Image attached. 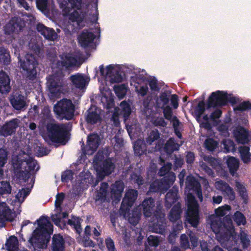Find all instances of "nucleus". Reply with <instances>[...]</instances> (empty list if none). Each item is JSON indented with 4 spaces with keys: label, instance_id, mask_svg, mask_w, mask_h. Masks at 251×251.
Here are the masks:
<instances>
[{
    "label": "nucleus",
    "instance_id": "393cba45",
    "mask_svg": "<svg viewBox=\"0 0 251 251\" xmlns=\"http://www.w3.org/2000/svg\"><path fill=\"white\" fill-rule=\"evenodd\" d=\"M37 29L48 40L54 41L57 38V34L53 29L46 27L42 24L37 25Z\"/></svg>",
    "mask_w": 251,
    "mask_h": 251
},
{
    "label": "nucleus",
    "instance_id": "72a5a7b5",
    "mask_svg": "<svg viewBox=\"0 0 251 251\" xmlns=\"http://www.w3.org/2000/svg\"><path fill=\"white\" fill-rule=\"evenodd\" d=\"M8 251H18V240L15 236H11L6 241L5 244Z\"/></svg>",
    "mask_w": 251,
    "mask_h": 251
},
{
    "label": "nucleus",
    "instance_id": "bf43d9fd",
    "mask_svg": "<svg viewBox=\"0 0 251 251\" xmlns=\"http://www.w3.org/2000/svg\"><path fill=\"white\" fill-rule=\"evenodd\" d=\"M73 177V173L72 170H67L62 173L61 175V181L63 182H68L71 180Z\"/></svg>",
    "mask_w": 251,
    "mask_h": 251
},
{
    "label": "nucleus",
    "instance_id": "3c124183",
    "mask_svg": "<svg viewBox=\"0 0 251 251\" xmlns=\"http://www.w3.org/2000/svg\"><path fill=\"white\" fill-rule=\"evenodd\" d=\"M108 78L111 83H119L123 81V77L119 70L113 72Z\"/></svg>",
    "mask_w": 251,
    "mask_h": 251
},
{
    "label": "nucleus",
    "instance_id": "cd10ccee",
    "mask_svg": "<svg viewBox=\"0 0 251 251\" xmlns=\"http://www.w3.org/2000/svg\"><path fill=\"white\" fill-rule=\"evenodd\" d=\"M180 145L176 142L173 137L170 138L164 144L163 151L168 155L172 154L175 151H178Z\"/></svg>",
    "mask_w": 251,
    "mask_h": 251
},
{
    "label": "nucleus",
    "instance_id": "ddd939ff",
    "mask_svg": "<svg viewBox=\"0 0 251 251\" xmlns=\"http://www.w3.org/2000/svg\"><path fill=\"white\" fill-rule=\"evenodd\" d=\"M86 122L91 125H94L101 122L102 119L99 108L94 105L91 107L86 111L85 114Z\"/></svg>",
    "mask_w": 251,
    "mask_h": 251
},
{
    "label": "nucleus",
    "instance_id": "4d7b16f0",
    "mask_svg": "<svg viewBox=\"0 0 251 251\" xmlns=\"http://www.w3.org/2000/svg\"><path fill=\"white\" fill-rule=\"evenodd\" d=\"M205 103L204 101L201 100L200 101L195 109L196 115L198 118H200L203 114L205 111Z\"/></svg>",
    "mask_w": 251,
    "mask_h": 251
},
{
    "label": "nucleus",
    "instance_id": "bb28decb",
    "mask_svg": "<svg viewBox=\"0 0 251 251\" xmlns=\"http://www.w3.org/2000/svg\"><path fill=\"white\" fill-rule=\"evenodd\" d=\"M70 80L76 88L78 89L84 88L86 84V80L85 77L80 74L77 73L72 75L69 77Z\"/></svg>",
    "mask_w": 251,
    "mask_h": 251
},
{
    "label": "nucleus",
    "instance_id": "6e6d98bb",
    "mask_svg": "<svg viewBox=\"0 0 251 251\" xmlns=\"http://www.w3.org/2000/svg\"><path fill=\"white\" fill-rule=\"evenodd\" d=\"M162 110L164 117L166 120L171 121L173 117V110L172 108L167 105L163 108H160Z\"/></svg>",
    "mask_w": 251,
    "mask_h": 251
},
{
    "label": "nucleus",
    "instance_id": "b1692460",
    "mask_svg": "<svg viewBox=\"0 0 251 251\" xmlns=\"http://www.w3.org/2000/svg\"><path fill=\"white\" fill-rule=\"evenodd\" d=\"M10 79L8 75L3 71H0V93L7 94L11 90Z\"/></svg>",
    "mask_w": 251,
    "mask_h": 251
},
{
    "label": "nucleus",
    "instance_id": "338daca9",
    "mask_svg": "<svg viewBox=\"0 0 251 251\" xmlns=\"http://www.w3.org/2000/svg\"><path fill=\"white\" fill-rule=\"evenodd\" d=\"M153 124L155 126H161L163 127H166L167 125V123L162 117L156 118L154 120Z\"/></svg>",
    "mask_w": 251,
    "mask_h": 251
},
{
    "label": "nucleus",
    "instance_id": "37998d69",
    "mask_svg": "<svg viewBox=\"0 0 251 251\" xmlns=\"http://www.w3.org/2000/svg\"><path fill=\"white\" fill-rule=\"evenodd\" d=\"M160 136V134L157 129L152 130L148 136L146 138V142L147 144L151 145L153 142L159 139Z\"/></svg>",
    "mask_w": 251,
    "mask_h": 251
},
{
    "label": "nucleus",
    "instance_id": "f03ea898",
    "mask_svg": "<svg viewBox=\"0 0 251 251\" xmlns=\"http://www.w3.org/2000/svg\"><path fill=\"white\" fill-rule=\"evenodd\" d=\"M38 226L33 231L28 242L34 250L45 248L53 233V226L48 217L42 216L37 220Z\"/></svg>",
    "mask_w": 251,
    "mask_h": 251
},
{
    "label": "nucleus",
    "instance_id": "412c9836",
    "mask_svg": "<svg viewBox=\"0 0 251 251\" xmlns=\"http://www.w3.org/2000/svg\"><path fill=\"white\" fill-rule=\"evenodd\" d=\"M233 135L236 141L242 144L248 143L249 141V132L243 126H239L234 130Z\"/></svg>",
    "mask_w": 251,
    "mask_h": 251
},
{
    "label": "nucleus",
    "instance_id": "dca6fc26",
    "mask_svg": "<svg viewBox=\"0 0 251 251\" xmlns=\"http://www.w3.org/2000/svg\"><path fill=\"white\" fill-rule=\"evenodd\" d=\"M115 167L111 158L104 160L100 168L97 170L99 176L103 178L105 176H109L113 172Z\"/></svg>",
    "mask_w": 251,
    "mask_h": 251
},
{
    "label": "nucleus",
    "instance_id": "603ef678",
    "mask_svg": "<svg viewBox=\"0 0 251 251\" xmlns=\"http://www.w3.org/2000/svg\"><path fill=\"white\" fill-rule=\"evenodd\" d=\"M131 180L135 183L137 184L138 186L142 185L145 182L144 179L141 175L136 173H132L130 176Z\"/></svg>",
    "mask_w": 251,
    "mask_h": 251
},
{
    "label": "nucleus",
    "instance_id": "5701e85b",
    "mask_svg": "<svg viewBox=\"0 0 251 251\" xmlns=\"http://www.w3.org/2000/svg\"><path fill=\"white\" fill-rule=\"evenodd\" d=\"M124 187V183L121 181H116L111 186V197L114 201H120Z\"/></svg>",
    "mask_w": 251,
    "mask_h": 251
},
{
    "label": "nucleus",
    "instance_id": "9d476101",
    "mask_svg": "<svg viewBox=\"0 0 251 251\" xmlns=\"http://www.w3.org/2000/svg\"><path fill=\"white\" fill-rule=\"evenodd\" d=\"M228 103V94L226 92L218 90L212 92L209 96L207 102V108L222 107Z\"/></svg>",
    "mask_w": 251,
    "mask_h": 251
},
{
    "label": "nucleus",
    "instance_id": "09e8293b",
    "mask_svg": "<svg viewBox=\"0 0 251 251\" xmlns=\"http://www.w3.org/2000/svg\"><path fill=\"white\" fill-rule=\"evenodd\" d=\"M218 142L213 138H208L205 140L204 146L206 149L209 151H213L218 147Z\"/></svg>",
    "mask_w": 251,
    "mask_h": 251
},
{
    "label": "nucleus",
    "instance_id": "20e7f679",
    "mask_svg": "<svg viewBox=\"0 0 251 251\" xmlns=\"http://www.w3.org/2000/svg\"><path fill=\"white\" fill-rule=\"evenodd\" d=\"M18 61L20 63V67L22 69L23 77L26 80L33 81L37 77V70L38 62L35 56L32 54H27L25 59L22 60L20 56Z\"/></svg>",
    "mask_w": 251,
    "mask_h": 251
},
{
    "label": "nucleus",
    "instance_id": "0e129e2a",
    "mask_svg": "<svg viewBox=\"0 0 251 251\" xmlns=\"http://www.w3.org/2000/svg\"><path fill=\"white\" fill-rule=\"evenodd\" d=\"M105 245L107 251H117L114 242L110 237H108L105 239Z\"/></svg>",
    "mask_w": 251,
    "mask_h": 251
},
{
    "label": "nucleus",
    "instance_id": "4468645a",
    "mask_svg": "<svg viewBox=\"0 0 251 251\" xmlns=\"http://www.w3.org/2000/svg\"><path fill=\"white\" fill-rule=\"evenodd\" d=\"M16 217L15 212H13L5 202L0 204V227L5 226L6 221L12 222Z\"/></svg>",
    "mask_w": 251,
    "mask_h": 251
},
{
    "label": "nucleus",
    "instance_id": "473e14b6",
    "mask_svg": "<svg viewBox=\"0 0 251 251\" xmlns=\"http://www.w3.org/2000/svg\"><path fill=\"white\" fill-rule=\"evenodd\" d=\"M250 147L246 146H240L238 148L241 159L245 164H248L251 160V153L250 152Z\"/></svg>",
    "mask_w": 251,
    "mask_h": 251
},
{
    "label": "nucleus",
    "instance_id": "f704fd0d",
    "mask_svg": "<svg viewBox=\"0 0 251 251\" xmlns=\"http://www.w3.org/2000/svg\"><path fill=\"white\" fill-rule=\"evenodd\" d=\"M101 185V186L98 192L95 201L96 202L100 201V203H103L106 200L108 184L106 182H102Z\"/></svg>",
    "mask_w": 251,
    "mask_h": 251
},
{
    "label": "nucleus",
    "instance_id": "864d4df0",
    "mask_svg": "<svg viewBox=\"0 0 251 251\" xmlns=\"http://www.w3.org/2000/svg\"><path fill=\"white\" fill-rule=\"evenodd\" d=\"M180 247L184 250L190 248V242L188 235H187L185 234L181 235L180 237Z\"/></svg>",
    "mask_w": 251,
    "mask_h": 251
},
{
    "label": "nucleus",
    "instance_id": "0eeeda50",
    "mask_svg": "<svg viewBox=\"0 0 251 251\" xmlns=\"http://www.w3.org/2000/svg\"><path fill=\"white\" fill-rule=\"evenodd\" d=\"M187 204L186 220L192 226L197 227L200 223L199 205L192 194L187 195Z\"/></svg>",
    "mask_w": 251,
    "mask_h": 251
},
{
    "label": "nucleus",
    "instance_id": "4c0bfd02",
    "mask_svg": "<svg viewBox=\"0 0 251 251\" xmlns=\"http://www.w3.org/2000/svg\"><path fill=\"white\" fill-rule=\"evenodd\" d=\"M27 165V169H25V171L29 172L32 175L35 170V172L38 171L40 169V166L37 161L32 158H29L25 161Z\"/></svg>",
    "mask_w": 251,
    "mask_h": 251
},
{
    "label": "nucleus",
    "instance_id": "680f3d73",
    "mask_svg": "<svg viewBox=\"0 0 251 251\" xmlns=\"http://www.w3.org/2000/svg\"><path fill=\"white\" fill-rule=\"evenodd\" d=\"M148 242L150 246L156 247L158 246L160 241L158 236L151 235L148 237Z\"/></svg>",
    "mask_w": 251,
    "mask_h": 251
},
{
    "label": "nucleus",
    "instance_id": "c85d7f7f",
    "mask_svg": "<svg viewBox=\"0 0 251 251\" xmlns=\"http://www.w3.org/2000/svg\"><path fill=\"white\" fill-rule=\"evenodd\" d=\"M181 204L178 202L171 209L169 215L168 219L172 222H175L180 218L182 213Z\"/></svg>",
    "mask_w": 251,
    "mask_h": 251
},
{
    "label": "nucleus",
    "instance_id": "7ed1b4c3",
    "mask_svg": "<svg viewBox=\"0 0 251 251\" xmlns=\"http://www.w3.org/2000/svg\"><path fill=\"white\" fill-rule=\"evenodd\" d=\"M47 130L48 137L52 143L65 145L69 140V130L64 124H48Z\"/></svg>",
    "mask_w": 251,
    "mask_h": 251
},
{
    "label": "nucleus",
    "instance_id": "423d86ee",
    "mask_svg": "<svg viewBox=\"0 0 251 251\" xmlns=\"http://www.w3.org/2000/svg\"><path fill=\"white\" fill-rule=\"evenodd\" d=\"M53 111L58 119L71 120L74 117L75 106L71 100L64 99L54 105Z\"/></svg>",
    "mask_w": 251,
    "mask_h": 251
},
{
    "label": "nucleus",
    "instance_id": "c756f323",
    "mask_svg": "<svg viewBox=\"0 0 251 251\" xmlns=\"http://www.w3.org/2000/svg\"><path fill=\"white\" fill-rule=\"evenodd\" d=\"M128 214V222L132 225L136 226L139 222L142 215V210L140 209V206H137L134 208L131 213L127 212Z\"/></svg>",
    "mask_w": 251,
    "mask_h": 251
},
{
    "label": "nucleus",
    "instance_id": "9b49d317",
    "mask_svg": "<svg viewBox=\"0 0 251 251\" xmlns=\"http://www.w3.org/2000/svg\"><path fill=\"white\" fill-rule=\"evenodd\" d=\"M138 195V191L133 189H129L126 192L121 205L120 210L122 213L126 215L130 211V208L133 205Z\"/></svg>",
    "mask_w": 251,
    "mask_h": 251
},
{
    "label": "nucleus",
    "instance_id": "f257e3e1",
    "mask_svg": "<svg viewBox=\"0 0 251 251\" xmlns=\"http://www.w3.org/2000/svg\"><path fill=\"white\" fill-rule=\"evenodd\" d=\"M141 210L146 217H151L152 215L155 221L153 224V231L163 234L166 227L165 215L163 212L162 205L158 202L155 206V200L151 197L145 199L139 205Z\"/></svg>",
    "mask_w": 251,
    "mask_h": 251
},
{
    "label": "nucleus",
    "instance_id": "a878e982",
    "mask_svg": "<svg viewBox=\"0 0 251 251\" xmlns=\"http://www.w3.org/2000/svg\"><path fill=\"white\" fill-rule=\"evenodd\" d=\"M178 190L173 187L166 194L165 196V205L167 208H170L179 199Z\"/></svg>",
    "mask_w": 251,
    "mask_h": 251
},
{
    "label": "nucleus",
    "instance_id": "c03bdc74",
    "mask_svg": "<svg viewBox=\"0 0 251 251\" xmlns=\"http://www.w3.org/2000/svg\"><path fill=\"white\" fill-rule=\"evenodd\" d=\"M10 61V56L8 50L3 47H0V62L6 64Z\"/></svg>",
    "mask_w": 251,
    "mask_h": 251
},
{
    "label": "nucleus",
    "instance_id": "7c9ffc66",
    "mask_svg": "<svg viewBox=\"0 0 251 251\" xmlns=\"http://www.w3.org/2000/svg\"><path fill=\"white\" fill-rule=\"evenodd\" d=\"M225 227L226 224L220 218L215 217L211 219V228L215 233L222 235L223 228Z\"/></svg>",
    "mask_w": 251,
    "mask_h": 251
},
{
    "label": "nucleus",
    "instance_id": "f3484780",
    "mask_svg": "<svg viewBox=\"0 0 251 251\" xmlns=\"http://www.w3.org/2000/svg\"><path fill=\"white\" fill-rule=\"evenodd\" d=\"M18 126V121L17 119L7 122L0 128V135L4 137L11 135L15 132Z\"/></svg>",
    "mask_w": 251,
    "mask_h": 251
},
{
    "label": "nucleus",
    "instance_id": "2eb2a0df",
    "mask_svg": "<svg viewBox=\"0 0 251 251\" xmlns=\"http://www.w3.org/2000/svg\"><path fill=\"white\" fill-rule=\"evenodd\" d=\"M60 60H57L55 63L56 70L63 68L65 70H69L76 65L77 60L74 57L69 55L68 54H62L59 56Z\"/></svg>",
    "mask_w": 251,
    "mask_h": 251
},
{
    "label": "nucleus",
    "instance_id": "f8f14e48",
    "mask_svg": "<svg viewBox=\"0 0 251 251\" xmlns=\"http://www.w3.org/2000/svg\"><path fill=\"white\" fill-rule=\"evenodd\" d=\"M100 142V137L97 133H91L87 136L86 145L85 146L84 142H82L81 146V150L84 153L91 154L96 151Z\"/></svg>",
    "mask_w": 251,
    "mask_h": 251
},
{
    "label": "nucleus",
    "instance_id": "a18cd8bd",
    "mask_svg": "<svg viewBox=\"0 0 251 251\" xmlns=\"http://www.w3.org/2000/svg\"><path fill=\"white\" fill-rule=\"evenodd\" d=\"M233 219L238 226H245L247 223L245 215L239 211H236L234 213Z\"/></svg>",
    "mask_w": 251,
    "mask_h": 251
},
{
    "label": "nucleus",
    "instance_id": "c9c22d12",
    "mask_svg": "<svg viewBox=\"0 0 251 251\" xmlns=\"http://www.w3.org/2000/svg\"><path fill=\"white\" fill-rule=\"evenodd\" d=\"M170 95L166 92H161L156 101L157 107L160 108L169 105Z\"/></svg>",
    "mask_w": 251,
    "mask_h": 251
},
{
    "label": "nucleus",
    "instance_id": "5fc2aeb1",
    "mask_svg": "<svg viewBox=\"0 0 251 251\" xmlns=\"http://www.w3.org/2000/svg\"><path fill=\"white\" fill-rule=\"evenodd\" d=\"M249 109H251V103L249 101H244L233 108L234 111L241 112Z\"/></svg>",
    "mask_w": 251,
    "mask_h": 251
},
{
    "label": "nucleus",
    "instance_id": "ea45409f",
    "mask_svg": "<svg viewBox=\"0 0 251 251\" xmlns=\"http://www.w3.org/2000/svg\"><path fill=\"white\" fill-rule=\"evenodd\" d=\"M11 191L12 186L9 181L4 180L0 181V196L9 195L11 194Z\"/></svg>",
    "mask_w": 251,
    "mask_h": 251
},
{
    "label": "nucleus",
    "instance_id": "a211bd4d",
    "mask_svg": "<svg viewBox=\"0 0 251 251\" xmlns=\"http://www.w3.org/2000/svg\"><path fill=\"white\" fill-rule=\"evenodd\" d=\"M96 36L92 32L85 29L78 36V41L81 47L87 48L93 42Z\"/></svg>",
    "mask_w": 251,
    "mask_h": 251
},
{
    "label": "nucleus",
    "instance_id": "79ce46f5",
    "mask_svg": "<svg viewBox=\"0 0 251 251\" xmlns=\"http://www.w3.org/2000/svg\"><path fill=\"white\" fill-rule=\"evenodd\" d=\"M121 114L125 119H127L131 113V110L129 104L124 100L121 102Z\"/></svg>",
    "mask_w": 251,
    "mask_h": 251
},
{
    "label": "nucleus",
    "instance_id": "e2e57ef3",
    "mask_svg": "<svg viewBox=\"0 0 251 251\" xmlns=\"http://www.w3.org/2000/svg\"><path fill=\"white\" fill-rule=\"evenodd\" d=\"M48 0H36V6L38 9L41 11L47 9Z\"/></svg>",
    "mask_w": 251,
    "mask_h": 251
},
{
    "label": "nucleus",
    "instance_id": "69168bd1",
    "mask_svg": "<svg viewBox=\"0 0 251 251\" xmlns=\"http://www.w3.org/2000/svg\"><path fill=\"white\" fill-rule=\"evenodd\" d=\"M170 100L171 102V104L174 108V109H176L178 107V97L176 94H173L170 95Z\"/></svg>",
    "mask_w": 251,
    "mask_h": 251
},
{
    "label": "nucleus",
    "instance_id": "052dcab7",
    "mask_svg": "<svg viewBox=\"0 0 251 251\" xmlns=\"http://www.w3.org/2000/svg\"><path fill=\"white\" fill-rule=\"evenodd\" d=\"M215 186L218 190L221 191L224 193L230 186L226 182L220 180L216 182Z\"/></svg>",
    "mask_w": 251,
    "mask_h": 251
},
{
    "label": "nucleus",
    "instance_id": "2f4dec72",
    "mask_svg": "<svg viewBox=\"0 0 251 251\" xmlns=\"http://www.w3.org/2000/svg\"><path fill=\"white\" fill-rule=\"evenodd\" d=\"M186 186L187 187L192 189H197L198 197L202 199V193L200 189L201 186L198 180L193 176H188L186 177Z\"/></svg>",
    "mask_w": 251,
    "mask_h": 251
},
{
    "label": "nucleus",
    "instance_id": "39448f33",
    "mask_svg": "<svg viewBox=\"0 0 251 251\" xmlns=\"http://www.w3.org/2000/svg\"><path fill=\"white\" fill-rule=\"evenodd\" d=\"M47 86L50 92L56 94L61 90L68 87V80L61 69L56 70L53 73L47 77Z\"/></svg>",
    "mask_w": 251,
    "mask_h": 251
},
{
    "label": "nucleus",
    "instance_id": "6e6552de",
    "mask_svg": "<svg viewBox=\"0 0 251 251\" xmlns=\"http://www.w3.org/2000/svg\"><path fill=\"white\" fill-rule=\"evenodd\" d=\"M70 4L72 9L74 11L69 15V19L72 22H76L79 27H83L84 25L82 23L84 19L87 16L88 11L87 8L85 11H81L80 13L77 11L81 10L84 4L82 0H67Z\"/></svg>",
    "mask_w": 251,
    "mask_h": 251
},
{
    "label": "nucleus",
    "instance_id": "774afa93",
    "mask_svg": "<svg viewBox=\"0 0 251 251\" xmlns=\"http://www.w3.org/2000/svg\"><path fill=\"white\" fill-rule=\"evenodd\" d=\"M223 193L227 197V198L229 200L231 201H233L235 199V192L230 186L228 187V188Z\"/></svg>",
    "mask_w": 251,
    "mask_h": 251
},
{
    "label": "nucleus",
    "instance_id": "58836bf2",
    "mask_svg": "<svg viewBox=\"0 0 251 251\" xmlns=\"http://www.w3.org/2000/svg\"><path fill=\"white\" fill-rule=\"evenodd\" d=\"M72 218L73 220H68L67 224L71 226H73L76 232L79 234L82 230L81 227V222L82 220L79 217L74 215L72 216Z\"/></svg>",
    "mask_w": 251,
    "mask_h": 251
},
{
    "label": "nucleus",
    "instance_id": "13d9d810",
    "mask_svg": "<svg viewBox=\"0 0 251 251\" xmlns=\"http://www.w3.org/2000/svg\"><path fill=\"white\" fill-rule=\"evenodd\" d=\"M188 236L192 248H195L197 247L199 245V239L196 233L192 231H190L188 233Z\"/></svg>",
    "mask_w": 251,
    "mask_h": 251
},
{
    "label": "nucleus",
    "instance_id": "de8ad7c7",
    "mask_svg": "<svg viewBox=\"0 0 251 251\" xmlns=\"http://www.w3.org/2000/svg\"><path fill=\"white\" fill-rule=\"evenodd\" d=\"M114 92L120 99H123L127 92V88L125 84H121L114 88Z\"/></svg>",
    "mask_w": 251,
    "mask_h": 251
},
{
    "label": "nucleus",
    "instance_id": "e433bc0d",
    "mask_svg": "<svg viewBox=\"0 0 251 251\" xmlns=\"http://www.w3.org/2000/svg\"><path fill=\"white\" fill-rule=\"evenodd\" d=\"M226 163L229 173L231 175L234 176L239 168L238 160L234 157H230L227 160Z\"/></svg>",
    "mask_w": 251,
    "mask_h": 251
},
{
    "label": "nucleus",
    "instance_id": "1a4fd4ad",
    "mask_svg": "<svg viewBox=\"0 0 251 251\" xmlns=\"http://www.w3.org/2000/svg\"><path fill=\"white\" fill-rule=\"evenodd\" d=\"M176 179L175 174L173 172L169 173L160 179H156L150 185V191L151 192L165 193L173 184Z\"/></svg>",
    "mask_w": 251,
    "mask_h": 251
},
{
    "label": "nucleus",
    "instance_id": "8fccbe9b",
    "mask_svg": "<svg viewBox=\"0 0 251 251\" xmlns=\"http://www.w3.org/2000/svg\"><path fill=\"white\" fill-rule=\"evenodd\" d=\"M8 151L3 148H0V167L2 168L6 164L8 160Z\"/></svg>",
    "mask_w": 251,
    "mask_h": 251
},
{
    "label": "nucleus",
    "instance_id": "49530a36",
    "mask_svg": "<svg viewBox=\"0 0 251 251\" xmlns=\"http://www.w3.org/2000/svg\"><path fill=\"white\" fill-rule=\"evenodd\" d=\"M16 176L20 182H26L31 176V173L25 171H16Z\"/></svg>",
    "mask_w": 251,
    "mask_h": 251
},
{
    "label": "nucleus",
    "instance_id": "a19ab883",
    "mask_svg": "<svg viewBox=\"0 0 251 251\" xmlns=\"http://www.w3.org/2000/svg\"><path fill=\"white\" fill-rule=\"evenodd\" d=\"M222 148L225 152H234L235 151L234 142L230 139H225L222 142Z\"/></svg>",
    "mask_w": 251,
    "mask_h": 251
},
{
    "label": "nucleus",
    "instance_id": "4be33fe9",
    "mask_svg": "<svg viewBox=\"0 0 251 251\" xmlns=\"http://www.w3.org/2000/svg\"><path fill=\"white\" fill-rule=\"evenodd\" d=\"M22 29L20 20L17 17L12 18L4 27L5 33L7 34L21 31Z\"/></svg>",
    "mask_w": 251,
    "mask_h": 251
},
{
    "label": "nucleus",
    "instance_id": "6ab92c4d",
    "mask_svg": "<svg viewBox=\"0 0 251 251\" xmlns=\"http://www.w3.org/2000/svg\"><path fill=\"white\" fill-rule=\"evenodd\" d=\"M10 102L13 107L17 110H22L27 106L25 97L19 93H16L11 96Z\"/></svg>",
    "mask_w": 251,
    "mask_h": 251
},
{
    "label": "nucleus",
    "instance_id": "aec40b11",
    "mask_svg": "<svg viewBox=\"0 0 251 251\" xmlns=\"http://www.w3.org/2000/svg\"><path fill=\"white\" fill-rule=\"evenodd\" d=\"M65 240L60 234L53 235L51 240V251H65Z\"/></svg>",
    "mask_w": 251,
    "mask_h": 251
}]
</instances>
